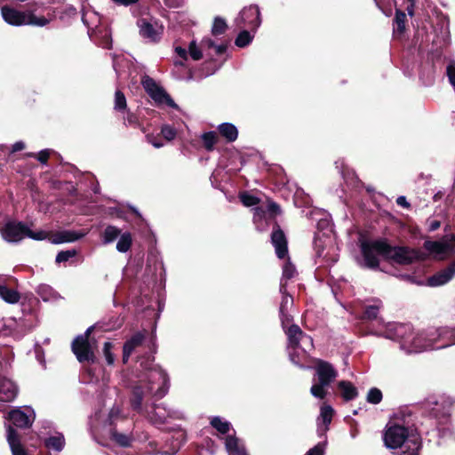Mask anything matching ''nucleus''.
I'll list each match as a JSON object with an SVG mask.
<instances>
[{"instance_id":"nucleus-1","label":"nucleus","mask_w":455,"mask_h":455,"mask_svg":"<svg viewBox=\"0 0 455 455\" xmlns=\"http://www.w3.org/2000/svg\"><path fill=\"white\" fill-rule=\"evenodd\" d=\"M139 363L143 373L132 387V408L157 427L173 420L185 419L186 416L182 411L168 408L164 403H146L143 405L144 400L149 396L156 400L165 396L170 388V379L161 366L153 364V358L150 355L140 358Z\"/></svg>"},{"instance_id":"nucleus-2","label":"nucleus","mask_w":455,"mask_h":455,"mask_svg":"<svg viewBox=\"0 0 455 455\" xmlns=\"http://www.w3.org/2000/svg\"><path fill=\"white\" fill-rule=\"evenodd\" d=\"M430 332L431 328L414 332L413 327L409 323H388L383 331L371 333L396 341L401 350L406 354H413L437 349L436 339Z\"/></svg>"},{"instance_id":"nucleus-3","label":"nucleus","mask_w":455,"mask_h":455,"mask_svg":"<svg viewBox=\"0 0 455 455\" xmlns=\"http://www.w3.org/2000/svg\"><path fill=\"white\" fill-rule=\"evenodd\" d=\"M362 259H358L361 267L377 269L379 266V256L390 259L398 264H410L418 258V252L407 247H392L382 239L362 241Z\"/></svg>"},{"instance_id":"nucleus-4","label":"nucleus","mask_w":455,"mask_h":455,"mask_svg":"<svg viewBox=\"0 0 455 455\" xmlns=\"http://www.w3.org/2000/svg\"><path fill=\"white\" fill-rule=\"evenodd\" d=\"M385 446L395 455H418L420 439L418 434L396 422H389L383 435Z\"/></svg>"},{"instance_id":"nucleus-5","label":"nucleus","mask_w":455,"mask_h":455,"mask_svg":"<svg viewBox=\"0 0 455 455\" xmlns=\"http://www.w3.org/2000/svg\"><path fill=\"white\" fill-rule=\"evenodd\" d=\"M451 401L445 397H429L423 403L427 421L438 432L445 431L450 423Z\"/></svg>"},{"instance_id":"nucleus-6","label":"nucleus","mask_w":455,"mask_h":455,"mask_svg":"<svg viewBox=\"0 0 455 455\" xmlns=\"http://www.w3.org/2000/svg\"><path fill=\"white\" fill-rule=\"evenodd\" d=\"M285 333L288 338V353L291 362L301 366L307 353L313 348V339L304 333L297 324H291Z\"/></svg>"},{"instance_id":"nucleus-7","label":"nucleus","mask_w":455,"mask_h":455,"mask_svg":"<svg viewBox=\"0 0 455 455\" xmlns=\"http://www.w3.org/2000/svg\"><path fill=\"white\" fill-rule=\"evenodd\" d=\"M315 375L310 394L320 400L328 395V387L338 377V371L333 365L326 361L319 360L315 366Z\"/></svg>"},{"instance_id":"nucleus-8","label":"nucleus","mask_w":455,"mask_h":455,"mask_svg":"<svg viewBox=\"0 0 455 455\" xmlns=\"http://www.w3.org/2000/svg\"><path fill=\"white\" fill-rule=\"evenodd\" d=\"M1 235L8 243H19L25 237L42 241L48 237L44 230L32 231L28 225L21 221L8 220L0 228Z\"/></svg>"},{"instance_id":"nucleus-9","label":"nucleus","mask_w":455,"mask_h":455,"mask_svg":"<svg viewBox=\"0 0 455 455\" xmlns=\"http://www.w3.org/2000/svg\"><path fill=\"white\" fill-rule=\"evenodd\" d=\"M1 14L7 24L17 27L23 25L44 27L50 22L44 16H36L31 12L27 13L6 5L2 7Z\"/></svg>"},{"instance_id":"nucleus-10","label":"nucleus","mask_w":455,"mask_h":455,"mask_svg":"<svg viewBox=\"0 0 455 455\" xmlns=\"http://www.w3.org/2000/svg\"><path fill=\"white\" fill-rule=\"evenodd\" d=\"M92 330V326L89 327L84 334L76 336L71 344L72 352L79 363L95 362L94 348L89 340Z\"/></svg>"},{"instance_id":"nucleus-11","label":"nucleus","mask_w":455,"mask_h":455,"mask_svg":"<svg viewBox=\"0 0 455 455\" xmlns=\"http://www.w3.org/2000/svg\"><path fill=\"white\" fill-rule=\"evenodd\" d=\"M141 84L146 92L156 102V105H166L172 108H178L177 104L164 91L163 87L158 85L156 81L148 76H144L141 78Z\"/></svg>"},{"instance_id":"nucleus-12","label":"nucleus","mask_w":455,"mask_h":455,"mask_svg":"<svg viewBox=\"0 0 455 455\" xmlns=\"http://www.w3.org/2000/svg\"><path fill=\"white\" fill-rule=\"evenodd\" d=\"M237 28H248L255 32L261 24L260 12L257 5H250L243 8L235 18Z\"/></svg>"},{"instance_id":"nucleus-13","label":"nucleus","mask_w":455,"mask_h":455,"mask_svg":"<svg viewBox=\"0 0 455 455\" xmlns=\"http://www.w3.org/2000/svg\"><path fill=\"white\" fill-rule=\"evenodd\" d=\"M7 419L17 427L28 428L35 421L36 413L30 406L17 407L8 413Z\"/></svg>"},{"instance_id":"nucleus-14","label":"nucleus","mask_w":455,"mask_h":455,"mask_svg":"<svg viewBox=\"0 0 455 455\" xmlns=\"http://www.w3.org/2000/svg\"><path fill=\"white\" fill-rule=\"evenodd\" d=\"M424 245L427 251L437 255L453 254L455 252V235H445L440 241H427Z\"/></svg>"},{"instance_id":"nucleus-15","label":"nucleus","mask_w":455,"mask_h":455,"mask_svg":"<svg viewBox=\"0 0 455 455\" xmlns=\"http://www.w3.org/2000/svg\"><path fill=\"white\" fill-rule=\"evenodd\" d=\"M140 28V35L148 42L156 43L161 38L163 27L156 21L151 22L147 19H140L137 21Z\"/></svg>"},{"instance_id":"nucleus-16","label":"nucleus","mask_w":455,"mask_h":455,"mask_svg":"<svg viewBox=\"0 0 455 455\" xmlns=\"http://www.w3.org/2000/svg\"><path fill=\"white\" fill-rule=\"evenodd\" d=\"M430 335L435 336L437 341V349L455 345V327H431Z\"/></svg>"},{"instance_id":"nucleus-17","label":"nucleus","mask_w":455,"mask_h":455,"mask_svg":"<svg viewBox=\"0 0 455 455\" xmlns=\"http://www.w3.org/2000/svg\"><path fill=\"white\" fill-rule=\"evenodd\" d=\"M334 410L331 405L323 404L320 408V414L316 419L317 435L319 437H323L326 440V433L329 430L330 425L332 420Z\"/></svg>"},{"instance_id":"nucleus-18","label":"nucleus","mask_w":455,"mask_h":455,"mask_svg":"<svg viewBox=\"0 0 455 455\" xmlns=\"http://www.w3.org/2000/svg\"><path fill=\"white\" fill-rule=\"evenodd\" d=\"M330 241L323 240L320 236H315L314 240V249L315 256L318 259H322V261L317 263L323 264V262L328 264L335 263L338 259L336 255H331L330 251H333V247H328Z\"/></svg>"},{"instance_id":"nucleus-19","label":"nucleus","mask_w":455,"mask_h":455,"mask_svg":"<svg viewBox=\"0 0 455 455\" xmlns=\"http://www.w3.org/2000/svg\"><path fill=\"white\" fill-rule=\"evenodd\" d=\"M455 276V261L427 278V285L442 286L448 283Z\"/></svg>"},{"instance_id":"nucleus-20","label":"nucleus","mask_w":455,"mask_h":455,"mask_svg":"<svg viewBox=\"0 0 455 455\" xmlns=\"http://www.w3.org/2000/svg\"><path fill=\"white\" fill-rule=\"evenodd\" d=\"M282 294V300L279 307V316L282 323L283 329L285 331L289 328L288 324H290L292 321L291 315L289 314V310L293 306V299L292 297L286 291H280Z\"/></svg>"},{"instance_id":"nucleus-21","label":"nucleus","mask_w":455,"mask_h":455,"mask_svg":"<svg viewBox=\"0 0 455 455\" xmlns=\"http://www.w3.org/2000/svg\"><path fill=\"white\" fill-rule=\"evenodd\" d=\"M271 243L275 250V254L279 259H283L288 253L287 240L284 233L277 226L272 232Z\"/></svg>"},{"instance_id":"nucleus-22","label":"nucleus","mask_w":455,"mask_h":455,"mask_svg":"<svg viewBox=\"0 0 455 455\" xmlns=\"http://www.w3.org/2000/svg\"><path fill=\"white\" fill-rule=\"evenodd\" d=\"M82 20L88 28V35L92 36L100 32L99 26L100 24V17L98 12L93 10H85L83 12Z\"/></svg>"},{"instance_id":"nucleus-23","label":"nucleus","mask_w":455,"mask_h":455,"mask_svg":"<svg viewBox=\"0 0 455 455\" xmlns=\"http://www.w3.org/2000/svg\"><path fill=\"white\" fill-rule=\"evenodd\" d=\"M6 438L12 455H29L20 443V437L16 430L11 426H7Z\"/></svg>"},{"instance_id":"nucleus-24","label":"nucleus","mask_w":455,"mask_h":455,"mask_svg":"<svg viewBox=\"0 0 455 455\" xmlns=\"http://www.w3.org/2000/svg\"><path fill=\"white\" fill-rule=\"evenodd\" d=\"M17 394V386L12 381L6 379H0V402H12Z\"/></svg>"},{"instance_id":"nucleus-25","label":"nucleus","mask_w":455,"mask_h":455,"mask_svg":"<svg viewBox=\"0 0 455 455\" xmlns=\"http://www.w3.org/2000/svg\"><path fill=\"white\" fill-rule=\"evenodd\" d=\"M85 235L86 233L83 231L64 230L57 233L52 243L55 244L72 243L83 238Z\"/></svg>"},{"instance_id":"nucleus-26","label":"nucleus","mask_w":455,"mask_h":455,"mask_svg":"<svg viewBox=\"0 0 455 455\" xmlns=\"http://www.w3.org/2000/svg\"><path fill=\"white\" fill-rule=\"evenodd\" d=\"M307 217L316 221V227L318 229H331V224L329 216L321 210H311L307 213Z\"/></svg>"},{"instance_id":"nucleus-27","label":"nucleus","mask_w":455,"mask_h":455,"mask_svg":"<svg viewBox=\"0 0 455 455\" xmlns=\"http://www.w3.org/2000/svg\"><path fill=\"white\" fill-rule=\"evenodd\" d=\"M338 388L340 395L345 402H349L358 396V390L355 385L347 380H340L338 382Z\"/></svg>"},{"instance_id":"nucleus-28","label":"nucleus","mask_w":455,"mask_h":455,"mask_svg":"<svg viewBox=\"0 0 455 455\" xmlns=\"http://www.w3.org/2000/svg\"><path fill=\"white\" fill-rule=\"evenodd\" d=\"M225 446L228 455H247L243 444L234 435H228L225 442Z\"/></svg>"},{"instance_id":"nucleus-29","label":"nucleus","mask_w":455,"mask_h":455,"mask_svg":"<svg viewBox=\"0 0 455 455\" xmlns=\"http://www.w3.org/2000/svg\"><path fill=\"white\" fill-rule=\"evenodd\" d=\"M297 275V271L295 267L288 260L283 267V275L280 281V291H286L287 290V282Z\"/></svg>"},{"instance_id":"nucleus-30","label":"nucleus","mask_w":455,"mask_h":455,"mask_svg":"<svg viewBox=\"0 0 455 455\" xmlns=\"http://www.w3.org/2000/svg\"><path fill=\"white\" fill-rule=\"evenodd\" d=\"M220 134L228 142L235 141L238 137V130L231 123H222L218 126Z\"/></svg>"},{"instance_id":"nucleus-31","label":"nucleus","mask_w":455,"mask_h":455,"mask_svg":"<svg viewBox=\"0 0 455 455\" xmlns=\"http://www.w3.org/2000/svg\"><path fill=\"white\" fill-rule=\"evenodd\" d=\"M45 446L55 451H61L65 446V438L61 433H57L44 440Z\"/></svg>"},{"instance_id":"nucleus-32","label":"nucleus","mask_w":455,"mask_h":455,"mask_svg":"<svg viewBox=\"0 0 455 455\" xmlns=\"http://www.w3.org/2000/svg\"><path fill=\"white\" fill-rule=\"evenodd\" d=\"M0 298L9 304H15L20 300V293L6 285H0Z\"/></svg>"},{"instance_id":"nucleus-33","label":"nucleus","mask_w":455,"mask_h":455,"mask_svg":"<svg viewBox=\"0 0 455 455\" xmlns=\"http://www.w3.org/2000/svg\"><path fill=\"white\" fill-rule=\"evenodd\" d=\"M336 168L339 170L341 176L347 183L354 184L356 180L355 173L353 170L348 169L343 160L335 162Z\"/></svg>"},{"instance_id":"nucleus-34","label":"nucleus","mask_w":455,"mask_h":455,"mask_svg":"<svg viewBox=\"0 0 455 455\" xmlns=\"http://www.w3.org/2000/svg\"><path fill=\"white\" fill-rule=\"evenodd\" d=\"M210 423L212 427L223 435L228 433L231 427V424L220 416L212 417Z\"/></svg>"},{"instance_id":"nucleus-35","label":"nucleus","mask_w":455,"mask_h":455,"mask_svg":"<svg viewBox=\"0 0 455 455\" xmlns=\"http://www.w3.org/2000/svg\"><path fill=\"white\" fill-rule=\"evenodd\" d=\"M121 235V230L115 226H108L102 235V242L104 244L114 242Z\"/></svg>"},{"instance_id":"nucleus-36","label":"nucleus","mask_w":455,"mask_h":455,"mask_svg":"<svg viewBox=\"0 0 455 455\" xmlns=\"http://www.w3.org/2000/svg\"><path fill=\"white\" fill-rule=\"evenodd\" d=\"M114 109L123 115L128 109L126 98L120 90H116L115 92Z\"/></svg>"},{"instance_id":"nucleus-37","label":"nucleus","mask_w":455,"mask_h":455,"mask_svg":"<svg viewBox=\"0 0 455 455\" xmlns=\"http://www.w3.org/2000/svg\"><path fill=\"white\" fill-rule=\"evenodd\" d=\"M132 243V235L129 232H125L120 235V238L116 243V250L119 252H126L130 250Z\"/></svg>"},{"instance_id":"nucleus-38","label":"nucleus","mask_w":455,"mask_h":455,"mask_svg":"<svg viewBox=\"0 0 455 455\" xmlns=\"http://www.w3.org/2000/svg\"><path fill=\"white\" fill-rule=\"evenodd\" d=\"M381 306H382V303L379 299L374 300V303L372 305L366 306L364 312H363L364 318L369 319V320L376 319L379 315V308L381 307Z\"/></svg>"},{"instance_id":"nucleus-39","label":"nucleus","mask_w":455,"mask_h":455,"mask_svg":"<svg viewBox=\"0 0 455 455\" xmlns=\"http://www.w3.org/2000/svg\"><path fill=\"white\" fill-rule=\"evenodd\" d=\"M204 146L207 151H212L217 142V135L215 132H204L201 135Z\"/></svg>"},{"instance_id":"nucleus-40","label":"nucleus","mask_w":455,"mask_h":455,"mask_svg":"<svg viewBox=\"0 0 455 455\" xmlns=\"http://www.w3.org/2000/svg\"><path fill=\"white\" fill-rule=\"evenodd\" d=\"M253 36L248 30H242L236 36L235 44L236 46L243 48L251 43Z\"/></svg>"},{"instance_id":"nucleus-41","label":"nucleus","mask_w":455,"mask_h":455,"mask_svg":"<svg viewBox=\"0 0 455 455\" xmlns=\"http://www.w3.org/2000/svg\"><path fill=\"white\" fill-rule=\"evenodd\" d=\"M405 20L406 15L403 12L400 10H396L395 17V28H394L395 32L403 33L405 29Z\"/></svg>"},{"instance_id":"nucleus-42","label":"nucleus","mask_w":455,"mask_h":455,"mask_svg":"<svg viewBox=\"0 0 455 455\" xmlns=\"http://www.w3.org/2000/svg\"><path fill=\"white\" fill-rule=\"evenodd\" d=\"M382 392L377 387H371L366 396V400L369 403L379 404L382 400Z\"/></svg>"},{"instance_id":"nucleus-43","label":"nucleus","mask_w":455,"mask_h":455,"mask_svg":"<svg viewBox=\"0 0 455 455\" xmlns=\"http://www.w3.org/2000/svg\"><path fill=\"white\" fill-rule=\"evenodd\" d=\"M144 340V335L141 332H138L134 334L130 339H128L124 347L131 348V350L134 351L136 347L142 345Z\"/></svg>"},{"instance_id":"nucleus-44","label":"nucleus","mask_w":455,"mask_h":455,"mask_svg":"<svg viewBox=\"0 0 455 455\" xmlns=\"http://www.w3.org/2000/svg\"><path fill=\"white\" fill-rule=\"evenodd\" d=\"M227 23L225 20L220 17H216L213 21V25L212 28V33L213 36H219L223 34L226 31Z\"/></svg>"},{"instance_id":"nucleus-45","label":"nucleus","mask_w":455,"mask_h":455,"mask_svg":"<svg viewBox=\"0 0 455 455\" xmlns=\"http://www.w3.org/2000/svg\"><path fill=\"white\" fill-rule=\"evenodd\" d=\"M36 291L43 300L47 301L53 298L54 291L47 284H40Z\"/></svg>"},{"instance_id":"nucleus-46","label":"nucleus","mask_w":455,"mask_h":455,"mask_svg":"<svg viewBox=\"0 0 455 455\" xmlns=\"http://www.w3.org/2000/svg\"><path fill=\"white\" fill-rule=\"evenodd\" d=\"M112 439L123 447H127L131 444L132 438L124 434L118 433L116 430L111 432Z\"/></svg>"},{"instance_id":"nucleus-47","label":"nucleus","mask_w":455,"mask_h":455,"mask_svg":"<svg viewBox=\"0 0 455 455\" xmlns=\"http://www.w3.org/2000/svg\"><path fill=\"white\" fill-rule=\"evenodd\" d=\"M203 49L197 45L196 41H192L188 45V54L194 60H199L203 57Z\"/></svg>"},{"instance_id":"nucleus-48","label":"nucleus","mask_w":455,"mask_h":455,"mask_svg":"<svg viewBox=\"0 0 455 455\" xmlns=\"http://www.w3.org/2000/svg\"><path fill=\"white\" fill-rule=\"evenodd\" d=\"M76 255V250L61 251L57 254L55 261L57 263L67 262L70 259L74 258Z\"/></svg>"},{"instance_id":"nucleus-49","label":"nucleus","mask_w":455,"mask_h":455,"mask_svg":"<svg viewBox=\"0 0 455 455\" xmlns=\"http://www.w3.org/2000/svg\"><path fill=\"white\" fill-rule=\"evenodd\" d=\"M240 200L245 206H255L259 203V199L248 193H243L240 195Z\"/></svg>"},{"instance_id":"nucleus-50","label":"nucleus","mask_w":455,"mask_h":455,"mask_svg":"<svg viewBox=\"0 0 455 455\" xmlns=\"http://www.w3.org/2000/svg\"><path fill=\"white\" fill-rule=\"evenodd\" d=\"M113 344L109 341L104 343L103 354L105 355L108 364L111 365L115 362V355L112 353Z\"/></svg>"},{"instance_id":"nucleus-51","label":"nucleus","mask_w":455,"mask_h":455,"mask_svg":"<svg viewBox=\"0 0 455 455\" xmlns=\"http://www.w3.org/2000/svg\"><path fill=\"white\" fill-rule=\"evenodd\" d=\"M327 441L323 440L315 445L313 448L309 449L306 455H324V450L326 446Z\"/></svg>"},{"instance_id":"nucleus-52","label":"nucleus","mask_w":455,"mask_h":455,"mask_svg":"<svg viewBox=\"0 0 455 455\" xmlns=\"http://www.w3.org/2000/svg\"><path fill=\"white\" fill-rule=\"evenodd\" d=\"M176 54L181 59V60H174L176 66H183L184 61L188 60V52L186 48L181 46H175L174 49Z\"/></svg>"},{"instance_id":"nucleus-53","label":"nucleus","mask_w":455,"mask_h":455,"mask_svg":"<svg viewBox=\"0 0 455 455\" xmlns=\"http://www.w3.org/2000/svg\"><path fill=\"white\" fill-rule=\"evenodd\" d=\"M446 74L449 79V82L455 89V60H451L446 68Z\"/></svg>"},{"instance_id":"nucleus-54","label":"nucleus","mask_w":455,"mask_h":455,"mask_svg":"<svg viewBox=\"0 0 455 455\" xmlns=\"http://www.w3.org/2000/svg\"><path fill=\"white\" fill-rule=\"evenodd\" d=\"M161 133L167 140H172L176 137V130L168 124H165L161 129Z\"/></svg>"},{"instance_id":"nucleus-55","label":"nucleus","mask_w":455,"mask_h":455,"mask_svg":"<svg viewBox=\"0 0 455 455\" xmlns=\"http://www.w3.org/2000/svg\"><path fill=\"white\" fill-rule=\"evenodd\" d=\"M253 212V221L257 225V228H259V222L265 219L266 212L261 207L254 208Z\"/></svg>"},{"instance_id":"nucleus-56","label":"nucleus","mask_w":455,"mask_h":455,"mask_svg":"<svg viewBox=\"0 0 455 455\" xmlns=\"http://www.w3.org/2000/svg\"><path fill=\"white\" fill-rule=\"evenodd\" d=\"M126 116H124V124L125 125H135L137 124V117L133 114L130 113V111L127 109L125 111Z\"/></svg>"},{"instance_id":"nucleus-57","label":"nucleus","mask_w":455,"mask_h":455,"mask_svg":"<svg viewBox=\"0 0 455 455\" xmlns=\"http://www.w3.org/2000/svg\"><path fill=\"white\" fill-rule=\"evenodd\" d=\"M200 45L203 51H206L212 48L213 49V47L215 46V43L212 39L205 37L201 41Z\"/></svg>"},{"instance_id":"nucleus-58","label":"nucleus","mask_w":455,"mask_h":455,"mask_svg":"<svg viewBox=\"0 0 455 455\" xmlns=\"http://www.w3.org/2000/svg\"><path fill=\"white\" fill-rule=\"evenodd\" d=\"M267 208V212L272 215H277L281 212L279 205L275 202H269Z\"/></svg>"},{"instance_id":"nucleus-59","label":"nucleus","mask_w":455,"mask_h":455,"mask_svg":"<svg viewBox=\"0 0 455 455\" xmlns=\"http://www.w3.org/2000/svg\"><path fill=\"white\" fill-rule=\"evenodd\" d=\"M49 156H50V150L49 149L42 150V151L39 152V154L37 156V160L41 164H46L47 160L49 158Z\"/></svg>"},{"instance_id":"nucleus-60","label":"nucleus","mask_w":455,"mask_h":455,"mask_svg":"<svg viewBox=\"0 0 455 455\" xmlns=\"http://www.w3.org/2000/svg\"><path fill=\"white\" fill-rule=\"evenodd\" d=\"M100 44L102 48H110L111 39L108 30H105L104 39Z\"/></svg>"},{"instance_id":"nucleus-61","label":"nucleus","mask_w":455,"mask_h":455,"mask_svg":"<svg viewBox=\"0 0 455 455\" xmlns=\"http://www.w3.org/2000/svg\"><path fill=\"white\" fill-rule=\"evenodd\" d=\"M396 204L399 206H402L403 208H409V206H410V204L408 203V201L404 196H398L396 199Z\"/></svg>"},{"instance_id":"nucleus-62","label":"nucleus","mask_w":455,"mask_h":455,"mask_svg":"<svg viewBox=\"0 0 455 455\" xmlns=\"http://www.w3.org/2000/svg\"><path fill=\"white\" fill-rule=\"evenodd\" d=\"M133 351L131 350V348L123 347V362L124 363H126L129 361L130 355H132Z\"/></svg>"},{"instance_id":"nucleus-63","label":"nucleus","mask_w":455,"mask_h":455,"mask_svg":"<svg viewBox=\"0 0 455 455\" xmlns=\"http://www.w3.org/2000/svg\"><path fill=\"white\" fill-rule=\"evenodd\" d=\"M408 3V5L405 7V10L407 11L408 14L410 16H413L414 14V0H406Z\"/></svg>"},{"instance_id":"nucleus-64","label":"nucleus","mask_w":455,"mask_h":455,"mask_svg":"<svg viewBox=\"0 0 455 455\" xmlns=\"http://www.w3.org/2000/svg\"><path fill=\"white\" fill-rule=\"evenodd\" d=\"M213 49L217 55H221L226 52L227 46L225 44H215V46L213 47Z\"/></svg>"}]
</instances>
